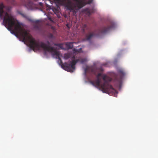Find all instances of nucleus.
<instances>
[{"label": "nucleus", "mask_w": 158, "mask_h": 158, "mask_svg": "<svg viewBox=\"0 0 158 158\" xmlns=\"http://www.w3.org/2000/svg\"><path fill=\"white\" fill-rule=\"evenodd\" d=\"M48 19L50 20V21H52L51 18L50 17L49 18L48 17Z\"/></svg>", "instance_id": "obj_22"}, {"label": "nucleus", "mask_w": 158, "mask_h": 158, "mask_svg": "<svg viewBox=\"0 0 158 158\" xmlns=\"http://www.w3.org/2000/svg\"><path fill=\"white\" fill-rule=\"evenodd\" d=\"M39 5L41 6H42L43 4L42 3L40 2L39 3Z\"/></svg>", "instance_id": "obj_20"}, {"label": "nucleus", "mask_w": 158, "mask_h": 158, "mask_svg": "<svg viewBox=\"0 0 158 158\" xmlns=\"http://www.w3.org/2000/svg\"><path fill=\"white\" fill-rule=\"evenodd\" d=\"M54 44V45H55V46H59V47L60 45V44Z\"/></svg>", "instance_id": "obj_19"}, {"label": "nucleus", "mask_w": 158, "mask_h": 158, "mask_svg": "<svg viewBox=\"0 0 158 158\" xmlns=\"http://www.w3.org/2000/svg\"><path fill=\"white\" fill-rule=\"evenodd\" d=\"M118 73L120 76V81H121L123 77L125 75L126 73L122 69H120L118 70Z\"/></svg>", "instance_id": "obj_11"}, {"label": "nucleus", "mask_w": 158, "mask_h": 158, "mask_svg": "<svg viewBox=\"0 0 158 158\" xmlns=\"http://www.w3.org/2000/svg\"><path fill=\"white\" fill-rule=\"evenodd\" d=\"M92 84H93H93H94V83L92 82Z\"/></svg>", "instance_id": "obj_23"}, {"label": "nucleus", "mask_w": 158, "mask_h": 158, "mask_svg": "<svg viewBox=\"0 0 158 158\" xmlns=\"http://www.w3.org/2000/svg\"><path fill=\"white\" fill-rule=\"evenodd\" d=\"M95 33L94 32H89L85 36L84 40L90 41L92 38L94 36Z\"/></svg>", "instance_id": "obj_8"}, {"label": "nucleus", "mask_w": 158, "mask_h": 158, "mask_svg": "<svg viewBox=\"0 0 158 158\" xmlns=\"http://www.w3.org/2000/svg\"><path fill=\"white\" fill-rule=\"evenodd\" d=\"M89 13H90V12H89Z\"/></svg>", "instance_id": "obj_24"}, {"label": "nucleus", "mask_w": 158, "mask_h": 158, "mask_svg": "<svg viewBox=\"0 0 158 158\" xmlns=\"http://www.w3.org/2000/svg\"><path fill=\"white\" fill-rule=\"evenodd\" d=\"M75 43L74 42H70L66 44V45L67 47L70 49H72L73 48V44Z\"/></svg>", "instance_id": "obj_12"}, {"label": "nucleus", "mask_w": 158, "mask_h": 158, "mask_svg": "<svg viewBox=\"0 0 158 158\" xmlns=\"http://www.w3.org/2000/svg\"><path fill=\"white\" fill-rule=\"evenodd\" d=\"M4 7L2 3H0V18L1 19H3V23L8 30L16 36L20 35L23 39V40L27 42L29 47L34 51L40 50L41 48H42L45 51L54 52L55 55L58 57V63L64 69L65 63L64 64L59 56V52L56 51L54 47L50 46V42L47 41L46 44H45L43 42H40L39 40H35L22 27L21 23L12 16L4 11Z\"/></svg>", "instance_id": "obj_1"}, {"label": "nucleus", "mask_w": 158, "mask_h": 158, "mask_svg": "<svg viewBox=\"0 0 158 158\" xmlns=\"http://www.w3.org/2000/svg\"><path fill=\"white\" fill-rule=\"evenodd\" d=\"M20 14L24 18L27 19L28 21L31 22L33 23H37L39 22V20H34L31 19H30L29 17L26 14H24L22 13H20Z\"/></svg>", "instance_id": "obj_9"}, {"label": "nucleus", "mask_w": 158, "mask_h": 158, "mask_svg": "<svg viewBox=\"0 0 158 158\" xmlns=\"http://www.w3.org/2000/svg\"><path fill=\"white\" fill-rule=\"evenodd\" d=\"M74 59H75V57L73 56ZM79 60H74V59L70 64H67L65 63L64 67V69L68 71L71 72H73L74 70L75 69V65L78 62Z\"/></svg>", "instance_id": "obj_5"}, {"label": "nucleus", "mask_w": 158, "mask_h": 158, "mask_svg": "<svg viewBox=\"0 0 158 158\" xmlns=\"http://www.w3.org/2000/svg\"><path fill=\"white\" fill-rule=\"evenodd\" d=\"M92 1H93L92 0H89L88 1V2H86L85 1V2L86 3V4H90V3H91L92 2Z\"/></svg>", "instance_id": "obj_18"}, {"label": "nucleus", "mask_w": 158, "mask_h": 158, "mask_svg": "<svg viewBox=\"0 0 158 158\" xmlns=\"http://www.w3.org/2000/svg\"><path fill=\"white\" fill-rule=\"evenodd\" d=\"M77 60H79L78 61H80L81 64H83L87 61V59L86 58H80V59H78Z\"/></svg>", "instance_id": "obj_14"}, {"label": "nucleus", "mask_w": 158, "mask_h": 158, "mask_svg": "<svg viewBox=\"0 0 158 158\" xmlns=\"http://www.w3.org/2000/svg\"><path fill=\"white\" fill-rule=\"evenodd\" d=\"M56 3L64 6L68 10H72L75 7L70 0H52ZM50 0H45V4L47 2H50Z\"/></svg>", "instance_id": "obj_3"}, {"label": "nucleus", "mask_w": 158, "mask_h": 158, "mask_svg": "<svg viewBox=\"0 0 158 158\" xmlns=\"http://www.w3.org/2000/svg\"><path fill=\"white\" fill-rule=\"evenodd\" d=\"M113 27V25H110L103 27L100 30V32L102 34H105L109 31Z\"/></svg>", "instance_id": "obj_7"}, {"label": "nucleus", "mask_w": 158, "mask_h": 158, "mask_svg": "<svg viewBox=\"0 0 158 158\" xmlns=\"http://www.w3.org/2000/svg\"><path fill=\"white\" fill-rule=\"evenodd\" d=\"M70 57V55L69 54H65L64 56V59L65 60H67Z\"/></svg>", "instance_id": "obj_16"}, {"label": "nucleus", "mask_w": 158, "mask_h": 158, "mask_svg": "<svg viewBox=\"0 0 158 158\" xmlns=\"http://www.w3.org/2000/svg\"><path fill=\"white\" fill-rule=\"evenodd\" d=\"M104 82L102 84H100V80L99 79H97L94 82V83L98 86L100 87L101 90L104 93L109 94H114V95L117 94V91L114 89L112 85L110 84V82L111 81V78L104 75L102 77Z\"/></svg>", "instance_id": "obj_2"}, {"label": "nucleus", "mask_w": 158, "mask_h": 158, "mask_svg": "<svg viewBox=\"0 0 158 158\" xmlns=\"http://www.w3.org/2000/svg\"><path fill=\"white\" fill-rule=\"evenodd\" d=\"M87 28V25L86 24H84L83 25L82 27V31L83 33H85V29Z\"/></svg>", "instance_id": "obj_15"}, {"label": "nucleus", "mask_w": 158, "mask_h": 158, "mask_svg": "<svg viewBox=\"0 0 158 158\" xmlns=\"http://www.w3.org/2000/svg\"><path fill=\"white\" fill-rule=\"evenodd\" d=\"M39 21V22L37 23H34L35 24L33 25L34 28L36 30H39L40 29V26L39 24L40 21Z\"/></svg>", "instance_id": "obj_13"}, {"label": "nucleus", "mask_w": 158, "mask_h": 158, "mask_svg": "<svg viewBox=\"0 0 158 158\" xmlns=\"http://www.w3.org/2000/svg\"><path fill=\"white\" fill-rule=\"evenodd\" d=\"M48 36L50 38H52L53 37V35L51 33H49L48 34Z\"/></svg>", "instance_id": "obj_17"}, {"label": "nucleus", "mask_w": 158, "mask_h": 158, "mask_svg": "<svg viewBox=\"0 0 158 158\" xmlns=\"http://www.w3.org/2000/svg\"><path fill=\"white\" fill-rule=\"evenodd\" d=\"M74 1L76 2L77 3L76 4H74L73 3H72L75 5V7L74 8L73 10H69L70 11H73V12H75V9L76 7H78L79 9H80L85 5H86V3L85 2V0H73ZM72 2L71 0H70Z\"/></svg>", "instance_id": "obj_6"}, {"label": "nucleus", "mask_w": 158, "mask_h": 158, "mask_svg": "<svg viewBox=\"0 0 158 158\" xmlns=\"http://www.w3.org/2000/svg\"><path fill=\"white\" fill-rule=\"evenodd\" d=\"M106 64H102V66H106Z\"/></svg>", "instance_id": "obj_21"}, {"label": "nucleus", "mask_w": 158, "mask_h": 158, "mask_svg": "<svg viewBox=\"0 0 158 158\" xmlns=\"http://www.w3.org/2000/svg\"><path fill=\"white\" fill-rule=\"evenodd\" d=\"M89 69L91 70L93 73L96 75L97 79H99L100 77L102 75V74L100 72H102L103 71L102 66L100 67H92L90 69L89 67H87L84 69V74L85 75H86L87 72Z\"/></svg>", "instance_id": "obj_4"}, {"label": "nucleus", "mask_w": 158, "mask_h": 158, "mask_svg": "<svg viewBox=\"0 0 158 158\" xmlns=\"http://www.w3.org/2000/svg\"><path fill=\"white\" fill-rule=\"evenodd\" d=\"M33 3L32 1H28L25 4V6L27 8L28 10H32L33 7Z\"/></svg>", "instance_id": "obj_10"}]
</instances>
